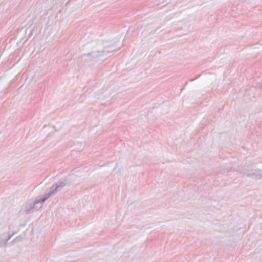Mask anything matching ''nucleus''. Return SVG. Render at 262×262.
Returning a JSON list of instances; mask_svg holds the SVG:
<instances>
[{
    "label": "nucleus",
    "mask_w": 262,
    "mask_h": 262,
    "mask_svg": "<svg viewBox=\"0 0 262 262\" xmlns=\"http://www.w3.org/2000/svg\"><path fill=\"white\" fill-rule=\"evenodd\" d=\"M65 183L63 181L59 182L52 186L50 191L46 193L41 200H34V211H38L42 207V204L47 201L51 196L57 194L64 187Z\"/></svg>",
    "instance_id": "1"
},
{
    "label": "nucleus",
    "mask_w": 262,
    "mask_h": 262,
    "mask_svg": "<svg viewBox=\"0 0 262 262\" xmlns=\"http://www.w3.org/2000/svg\"><path fill=\"white\" fill-rule=\"evenodd\" d=\"M9 233L7 237L0 240V246H3L11 238V237L15 234L19 230L18 224L16 221H13L8 226Z\"/></svg>",
    "instance_id": "2"
},
{
    "label": "nucleus",
    "mask_w": 262,
    "mask_h": 262,
    "mask_svg": "<svg viewBox=\"0 0 262 262\" xmlns=\"http://www.w3.org/2000/svg\"><path fill=\"white\" fill-rule=\"evenodd\" d=\"M117 48H115L114 46H110L105 47L104 50H97V51H93L90 53L88 54L87 55H84L83 57L85 56H91L92 58L94 59L101 56L103 53L113 52V51L116 50Z\"/></svg>",
    "instance_id": "3"
},
{
    "label": "nucleus",
    "mask_w": 262,
    "mask_h": 262,
    "mask_svg": "<svg viewBox=\"0 0 262 262\" xmlns=\"http://www.w3.org/2000/svg\"><path fill=\"white\" fill-rule=\"evenodd\" d=\"M34 200H30L24 205L23 208L20 210V212L23 214H29L34 211Z\"/></svg>",
    "instance_id": "4"
},
{
    "label": "nucleus",
    "mask_w": 262,
    "mask_h": 262,
    "mask_svg": "<svg viewBox=\"0 0 262 262\" xmlns=\"http://www.w3.org/2000/svg\"><path fill=\"white\" fill-rule=\"evenodd\" d=\"M241 174L242 177L246 176L255 179H262V170H251L247 172L241 173Z\"/></svg>",
    "instance_id": "5"
},
{
    "label": "nucleus",
    "mask_w": 262,
    "mask_h": 262,
    "mask_svg": "<svg viewBox=\"0 0 262 262\" xmlns=\"http://www.w3.org/2000/svg\"><path fill=\"white\" fill-rule=\"evenodd\" d=\"M22 239V237L20 236H17L14 239V242H18Z\"/></svg>",
    "instance_id": "6"
},
{
    "label": "nucleus",
    "mask_w": 262,
    "mask_h": 262,
    "mask_svg": "<svg viewBox=\"0 0 262 262\" xmlns=\"http://www.w3.org/2000/svg\"><path fill=\"white\" fill-rule=\"evenodd\" d=\"M195 79H191V80H190V81H193V80H194Z\"/></svg>",
    "instance_id": "7"
}]
</instances>
